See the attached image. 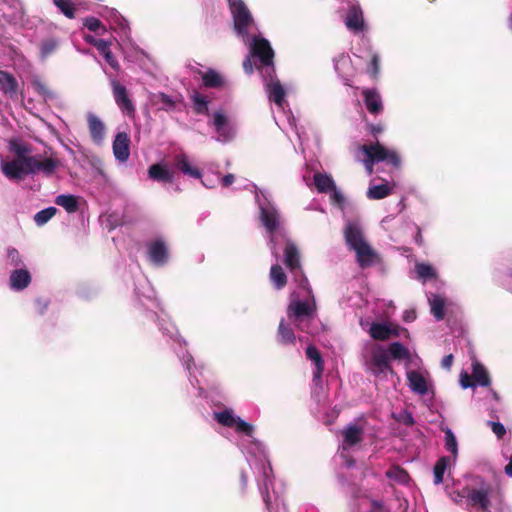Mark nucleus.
I'll return each mask as SVG.
<instances>
[{
  "instance_id": "nucleus-12",
  "label": "nucleus",
  "mask_w": 512,
  "mask_h": 512,
  "mask_svg": "<svg viewBox=\"0 0 512 512\" xmlns=\"http://www.w3.org/2000/svg\"><path fill=\"white\" fill-rule=\"evenodd\" d=\"M342 434H343L344 439H343V443L340 447V449H341L340 456L343 459H345L346 466L351 467L354 465V461L346 459L344 452L361 441L362 429L356 427L355 425L350 424L346 427V429L343 430Z\"/></svg>"
},
{
  "instance_id": "nucleus-27",
  "label": "nucleus",
  "mask_w": 512,
  "mask_h": 512,
  "mask_svg": "<svg viewBox=\"0 0 512 512\" xmlns=\"http://www.w3.org/2000/svg\"><path fill=\"white\" fill-rule=\"evenodd\" d=\"M90 44L96 47V49L99 51L101 55H103L106 62L111 66V68H113L116 71L120 69V65L110 49L109 42H107L104 39H100L90 41Z\"/></svg>"
},
{
  "instance_id": "nucleus-62",
  "label": "nucleus",
  "mask_w": 512,
  "mask_h": 512,
  "mask_svg": "<svg viewBox=\"0 0 512 512\" xmlns=\"http://www.w3.org/2000/svg\"><path fill=\"white\" fill-rule=\"evenodd\" d=\"M403 318L406 322H412L415 320L416 314L414 311H405Z\"/></svg>"
},
{
  "instance_id": "nucleus-64",
  "label": "nucleus",
  "mask_w": 512,
  "mask_h": 512,
  "mask_svg": "<svg viewBox=\"0 0 512 512\" xmlns=\"http://www.w3.org/2000/svg\"><path fill=\"white\" fill-rule=\"evenodd\" d=\"M203 185L207 188H212L215 185V181H209L208 178L202 181Z\"/></svg>"
},
{
  "instance_id": "nucleus-55",
  "label": "nucleus",
  "mask_w": 512,
  "mask_h": 512,
  "mask_svg": "<svg viewBox=\"0 0 512 512\" xmlns=\"http://www.w3.org/2000/svg\"><path fill=\"white\" fill-rule=\"evenodd\" d=\"M213 123L216 128H222L227 123L226 116L221 112H216L213 118Z\"/></svg>"
},
{
  "instance_id": "nucleus-5",
  "label": "nucleus",
  "mask_w": 512,
  "mask_h": 512,
  "mask_svg": "<svg viewBox=\"0 0 512 512\" xmlns=\"http://www.w3.org/2000/svg\"><path fill=\"white\" fill-rule=\"evenodd\" d=\"M250 55L259 61L257 69L261 71L262 75L268 74L271 76L275 73L274 51L267 39L255 37L251 45Z\"/></svg>"
},
{
  "instance_id": "nucleus-43",
  "label": "nucleus",
  "mask_w": 512,
  "mask_h": 512,
  "mask_svg": "<svg viewBox=\"0 0 512 512\" xmlns=\"http://www.w3.org/2000/svg\"><path fill=\"white\" fill-rule=\"evenodd\" d=\"M366 72L372 79H378L380 73V57L377 53L372 54Z\"/></svg>"
},
{
  "instance_id": "nucleus-51",
  "label": "nucleus",
  "mask_w": 512,
  "mask_h": 512,
  "mask_svg": "<svg viewBox=\"0 0 512 512\" xmlns=\"http://www.w3.org/2000/svg\"><path fill=\"white\" fill-rule=\"evenodd\" d=\"M7 261L9 265L14 267H18L22 263L19 252L14 248L7 250Z\"/></svg>"
},
{
  "instance_id": "nucleus-41",
  "label": "nucleus",
  "mask_w": 512,
  "mask_h": 512,
  "mask_svg": "<svg viewBox=\"0 0 512 512\" xmlns=\"http://www.w3.org/2000/svg\"><path fill=\"white\" fill-rule=\"evenodd\" d=\"M57 209L55 207H47L37 212L34 215V221L38 226H43L46 224L51 218L55 216Z\"/></svg>"
},
{
  "instance_id": "nucleus-47",
  "label": "nucleus",
  "mask_w": 512,
  "mask_h": 512,
  "mask_svg": "<svg viewBox=\"0 0 512 512\" xmlns=\"http://www.w3.org/2000/svg\"><path fill=\"white\" fill-rule=\"evenodd\" d=\"M447 467V458L442 457L438 460L434 467V483L440 484L443 481V475Z\"/></svg>"
},
{
  "instance_id": "nucleus-26",
  "label": "nucleus",
  "mask_w": 512,
  "mask_h": 512,
  "mask_svg": "<svg viewBox=\"0 0 512 512\" xmlns=\"http://www.w3.org/2000/svg\"><path fill=\"white\" fill-rule=\"evenodd\" d=\"M489 489H472L468 493V500L472 506L478 507L481 511H487L490 506Z\"/></svg>"
},
{
  "instance_id": "nucleus-40",
  "label": "nucleus",
  "mask_w": 512,
  "mask_h": 512,
  "mask_svg": "<svg viewBox=\"0 0 512 512\" xmlns=\"http://www.w3.org/2000/svg\"><path fill=\"white\" fill-rule=\"evenodd\" d=\"M53 3L67 18L76 17V8L71 0H53Z\"/></svg>"
},
{
  "instance_id": "nucleus-11",
  "label": "nucleus",
  "mask_w": 512,
  "mask_h": 512,
  "mask_svg": "<svg viewBox=\"0 0 512 512\" xmlns=\"http://www.w3.org/2000/svg\"><path fill=\"white\" fill-rule=\"evenodd\" d=\"M111 85L113 97L119 109L123 114L133 117L135 114V106L129 97L126 87L117 80H113Z\"/></svg>"
},
{
  "instance_id": "nucleus-3",
  "label": "nucleus",
  "mask_w": 512,
  "mask_h": 512,
  "mask_svg": "<svg viewBox=\"0 0 512 512\" xmlns=\"http://www.w3.org/2000/svg\"><path fill=\"white\" fill-rule=\"evenodd\" d=\"M356 158L364 164L368 174L373 173V167L378 163H385L395 169L401 165L398 153L380 144L378 140L362 144L356 152Z\"/></svg>"
},
{
  "instance_id": "nucleus-34",
  "label": "nucleus",
  "mask_w": 512,
  "mask_h": 512,
  "mask_svg": "<svg viewBox=\"0 0 512 512\" xmlns=\"http://www.w3.org/2000/svg\"><path fill=\"white\" fill-rule=\"evenodd\" d=\"M9 151L13 153L17 158L31 157V147L30 145L18 138L11 139L9 141Z\"/></svg>"
},
{
  "instance_id": "nucleus-4",
  "label": "nucleus",
  "mask_w": 512,
  "mask_h": 512,
  "mask_svg": "<svg viewBox=\"0 0 512 512\" xmlns=\"http://www.w3.org/2000/svg\"><path fill=\"white\" fill-rule=\"evenodd\" d=\"M344 238L349 249L355 252L357 262L361 267H369L375 263L376 252L365 239L358 221L352 220L346 223Z\"/></svg>"
},
{
  "instance_id": "nucleus-29",
  "label": "nucleus",
  "mask_w": 512,
  "mask_h": 512,
  "mask_svg": "<svg viewBox=\"0 0 512 512\" xmlns=\"http://www.w3.org/2000/svg\"><path fill=\"white\" fill-rule=\"evenodd\" d=\"M414 273V278L423 284L430 280L436 279L437 277L436 269L432 265L424 262H416Z\"/></svg>"
},
{
  "instance_id": "nucleus-37",
  "label": "nucleus",
  "mask_w": 512,
  "mask_h": 512,
  "mask_svg": "<svg viewBox=\"0 0 512 512\" xmlns=\"http://www.w3.org/2000/svg\"><path fill=\"white\" fill-rule=\"evenodd\" d=\"M270 280L277 289H281L286 285L287 278L282 267L274 264L270 269Z\"/></svg>"
},
{
  "instance_id": "nucleus-38",
  "label": "nucleus",
  "mask_w": 512,
  "mask_h": 512,
  "mask_svg": "<svg viewBox=\"0 0 512 512\" xmlns=\"http://www.w3.org/2000/svg\"><path fill=\"white\" fill-rule=\"evenodd\" d=\"M387 478L400 484H406L409 481L408 473L399 466H393L386 471Z\"/></svg>"
},
{
  "instance_id": "nucleus-13",
  "label": "nucleus",
  "mask_w": 512,
  "mask_h": 512,
  "mask_svg": "<svg viewBox=\"0 0 512 512\" xmlns=\"http://www.w3.org/2000/svg\"><path fill=\"white\" fill-rule=\"evenodd\" d=\"M266 90L269 100L278 106H282L285 101L286 92L280 81L276 78L275 73L271 76L263 74Z\"/></svg>"
},
{
  "instance_id": "nucleus-48",
  "label": "nucleus",
  "mask_w": 512,
  "mask_h": 512,
  "mask_svg": "<svg viewBox=\"0 0 512 512\" xmlns=\"http://www.w3.org/2000/svg\"><path fill=\"white\" fill-rule=\"evenodd\" d=\"M84 26L92 32H106V28L103 26L102 22L96 17H86L84 19Z\"/></svg>"
},
{
  "instance_id": "nucleus-15",
  "label": "nucleus",
  "mask_w": 512,
  "mask_h": 512,
  "mask_svg": "<svg viewBox=\"0 0 512 512\" xmlns=\"http://www.w3.org/2000/svg\"><path fill=\"white\" fill-rule=\"evenodd\" d=\"M389 357L391 356L396 360H405L407 368L418 367L421 364V359L417 355H412L410 351L401 343L393 342L387 349Z\"/></svg>"
},
{
  "instance_id": "nucleus-30",
  "label": "nucleus",
  "mask_w": 512,
  "mask_h": 512,
  "mask_svg": "<svg viewBox=\"0 0 512 512\" xmlns=\"http://www.w3.org/2000/svg\"><path fill=\"white\" fill-rule=\"evenodd\" d=\"M202 83L206 88H221L225 85V80L216 70L208 69L206 72L199 71Z\"/></svg>"
},
{
  "instance_id": "nucleus-14",
  "label": "nucleus",
  "mask_w": 512,
  "mask_h": 512,
  "mask_svg": "<svg viewBox=\"0 0 512 512\" xmlns=\"http://www.w3.org/2000/svg\"><path fill=\"white\" fill-rule=\"evenodd\" d=\"M147 254L153 264L157 266L164 265L168 259V249L165 241L162 238L150 241L147 244Z\"/></svg>"
},
{
  "instance_id": "nucleus-57",
  "label": "nucleus",
  "mask_w": 512,
  "mask_h": 512,
  "mask_svg": "<svg viewBox=\"0 0 512 512\" xmlns=\"http://www.w3.org/2000/svg\"><path fill=\"white\" fill-rule=\"evenodd\" d=\"M234 175L233 174H227L224 177L220 178V175L216 174V181H221L222 186L228 187L234 182Z\"/></svg>"
},
{
  "instance_id": "nucleus-32",
  "label": "nucleus",
  "mask_w": 512,
  "mask_h": 512,
  "mask_svg": "<svg viewBox=\"0 0 512 512\" xmlns=\"http://www.w3.org/2000/svg\"><path fill=\"white\" fill-rule=\"evenodd\" d=\"M393 190V186H391L388 183L384 184H377V185H370L366 196L368 199L371 200H380L383 199L391 194Z\"/></svg>"
},
{
  "instance_id": "nucleus-42",
  "label": "nucleus",
  "mask_w": 512,
  "mask_h": 512,
  "mask_svg": "<svg viewBox=\"0 0 512 512\" xmlns=\"http://www.w3.org/2000/svg\"><path fill=\"white\" fill-rule=\"evenodd\" d=\"M31 85L35 92L43 98H52L53 92L48 88L47 84L42 81L39 77H33Z\"/></svg>"
},
{
  "instance_id": "nucleus-17",
  "label": "nucleus",
  "mask_w": 512,
  "mask_h": 512,
  "mask_svg": "<svg viewBox=\"0 0 512 512\" xmlns=\"http://www.w3.org/2000/svg\"><path fill=\"white\" fill-rule=\"evenodd\" d=\"M113 153L119 162H126L130 155V137L124 131L117 133L113 141Z\"/></svg>"
},
{
  "instance_id": "nucleus-45",
  "label": "nucleus",
  "mask_w": 512,
  "mask_h": 512,
  "mask_svg": "<svg viewBox=\"0 0 512 512\" xmlns=\"http://www.w3.org/2000/svg\"><path fill=\"white\" fill-rule=\"evenodd\" d=\"M180 358H181L183 365L186 367L187 371L189 372L190 383L194 387L198 386L199 381H198V379L193 371V368H192V364L194 363L192 356L188 352H186L182 356H180Z\"/></svg>"
},
{
  "instance_id": "nucleus-25",
  "label": "nucleus",
  "mask_w": 512,
  "mask_h": 512,
  "mask_svg": "<svg viewBox=\"0 0 512 512\" xmlns=\"http://www.w3.org/2000/svg\"><path fill=\"white\" fill-rule=\"evenodd\" d=\"M135 293L142 304H144V301L147 300L151 302L153 307L157 308L159 306V303L155 297V292L147 279L142 278L139 281L135 288Z\"/></svg>"
},
{
  "instance_id": "nucleus-53",
  "label": "nucleus",
  "mask_w": 512,
  "mask_h": 512,
  "mask_svg": "<svg viewBox=\"0 0 512 512\" xmlns=\"http://www.w3.org/2000/svg\"><path fill=\"white\" fill-rule=\"evenodd\" d=\"M254 58L251 57V55L249 54L246 59L243 61V69L244 71L247 73V74H252L253 71H254V66L257 68V66H259V64H257L256 62H254Z\"/></svg>"
},
{
  "instance_id": "nucleus-8",
  "label": "nucleus",
  "mask_w": 512,
  "mask_h": 512,
  "mask_svg": "<svg viewBox=\"0 0 512 512\" xmlns=\"http://www.w3.org/2000/svg\"><path fill=\"white\" fill-rule=\"evenodd\" d=\"M34 157L17 158L13 160H4L1 158V169L3 174L12 180H20L25 175L32 174V164Z\"/></svg>"
},
{
  "instance_id": "nucleus-44",
  "label": "nucleus",
  "mask_w": 512,
  "mask_h": 512,
  "mask_svg": "<svg viewBox=\"0 0 512 512\" xmlns=\"http://www.w3.org/2000/svg\"><path fill=\"white\" fill-rule=\"evenodd\" d=\"M210 137L219 143L225 144L235 138V130H212Z\"/></svg>"
},
{
  "instance_id": "nucleus-35",
  "label": "nucleus",
  "mask_w": 512,
  "mask_h": 512,
  "mask_svg": "<svg viewBox=\"0 0 512 512\" xmlns=\"http://www.w3.org/2000/svg\"><path fill=\"white\" fill-rule=\"evenodd\" d=\"M55 203L63 207L68 213H74L78 210V199L72 194H61L55 198Z\"/></svg>"
},
{
  "instance_id": "nucleus-50",
  "label": "nucleus",
  "mask_w": 512,
  "mask_h": 512,
  "mask_svg": "<svg viewBox=\"0 0 512 512\" xmlns=\"http://www.w3.org/2000/svg\"><path fill=\"white\" fill-rule=\"evenodd\" d=\"M193 101L195 109L198 113H205L208 110V101L199 93H195L193 96Z\"/></svg>"
},
{
  "instance_id": "nucleus-49",
  "label": "nucleus",
  "mask_w": 512,
  "mask_h": 512,
  "mask_svg": "<svg viewBox=\"0 0 512 512\" xmlns=\"http://www.w3.org/2000/svg\"><path fill=\"white\" fill-rule=\"evenodd\" d=\"M160 329L162 330L164 335H167L169 338L174 339L178 343H184L185 341L178 337V332L175 328V326L171 323H168L167 326H164L162 323L160 324Z\"/></svg>"
},
{
  "instance_id": "nucleus-2",
  "label": "nucleus",
  "mask_w": 512,
  "mask_h": 512,
  "mask_svg": "<svg viewBox=\"0 0 512 512\" xmlns=\"http://www.w3.org/2000/svg\"><path fill=\"white\" fill-rule=\"evenodd\" d=\"M214 419L225 427L233 428L240 435L237 445L246 455L247 462L254 471L267 511L280 512V510H284L282 499L276 495L273 502L269 494V485L272 484V468L263 444L253 436V425L237 416L232 409L215 412Z\"/></svg>"
},
{
  "instance_id": "nucleus-24",
  "label": "nucleus",
  "mask_w": 512,
  "mask_h": 512,
  "mask_svg": "<svg viewBox=\"0 0 512 512\" xmlns=\"http://www.w3.org/2000/svg\"><path fill=\"white\" fill-rule=\"evenodd\" d=\"M60 165V162L55 158L40 159L34 156V163L32 174L42 173L45 176H51Z\"/></svg>"
},
{
  "instance_id": "nucleus-1",
  "label": "nucleus",
  "mask_w": 512,
  "mask_h": 512,
  "mask_svg": "<svg viewBox=\"0 0 512 512\" xmlns=\"http://www.w3.org/2000/svg\"><path fill=\"white\" fill-rule=\"evenodd\" d=\"M252 187L255 189V201L259 208L260 221L269 235L271 253L278 259L277 246L284 245V263L298 283V290L291 293L287 317L297 329L308 334H315L319 329L316 302L308 280L303 274L299 251L281 228V216L271 201L269 192L258 190L255 185Z\"/></svg>"
},
{
  "instance_id": "nucleus-56",
  "label": "nucleus",
  "mask_w": 512,
  "mask_h": 512,
  "mask_svg": "<svg viewBox=\"0 0 512 512\" xmlns=\"http://www.w3.org/2000/svg\"><path fill=\"white\" fill-rule=\"evenodd\" d=\"M330 191H331V195H330L331 200L338 205H342V203L344 202V197L341 194V192L339 190H337L335 186Z\"/></svg>"
},
{
  "instance_id": "nucleus-23",
  "label": "nucleus",
  "mask_w": 512,
  "mask_h": 512,
  "mask_svg": "<svg viewBox=\"0 0 512 512\" xmlns=\"http://www.w3.org/2000/svg\"><path fill=\"white\" fill-rule=\"evenodd\" d=\"M369 333L372 338L377 340H386L391 336L399 335L398 329L386 322L372 323L369 329Z\"/></svg>"
},
{
  "instance_id": "nucleus-33",
  "label": "nucleus",
  "mask_w": 512,
  "mask_h": 512,
  "mask_svg": "<svg viewBox=\"0 0 512 512\" xmlns=\"http://www.w3.org/2000/svg\"><path fill=\"white\" fill-rule=\"evenodd\" d=\"M428 302L430 305L431 314L435 317L436 320H441L444 318L445 311V301L442 297L435 294L427 295Z\"/></svg>"
},
{
  "instance_id": "nucleus-58",
  "label": "nucleus",
  "mask_w": 512,
  "mask_h": 512,
  "mask_svg": "<svg viewBox=\"0 0 512 512\" xmlns=\"http://www.w3.org/2000/svg\"><path fill=\"white\" fill-rule=\"evenodd\" d=\"M373 509L369 512H389V509L385 506V504L381 501H372Z\"/></svg>"
},
{
  "instance_id": "nucleus-46",
  "label": "nucleus",
  "mask_w": 512,
  "mask_h": 512,
  "mask_svg": "<svg viewBox=\"0 0 512 512\" xmlns=\"http://www.w3.org/2000/svg\"><path fill=\"white\" fill-rule=\"evenodd\" d=\"M40 48L42 58H47L58 48V41L54 38L46 39L42 41Z\"/></svg>"
},
{
  "instance_id": "nucleus-28",
  "label": "nucleus",
  "mask_w": 512,
  "mask_h": 512,
  "mask_svg": "<svg viewBox=\"0 0 512 512\" xmlns=\"http://www.w3.org/2000/svg\"><path fill=\"white\" fill-rule=\"evenodd\" d=\"M30 282L31 275L26 269H16L10 275V286L13 290H23Z\"/></svg>"
},
{
  "instance_id": "nucleus-7",
  "label": "nucleus",
  "mask_w": 512,
  "mask_h": 512,
  "mask_svg": "<svg viewBox=\"0 0 512 512\" xmlns=\"http://www.w3.org/2000/svg\"><path fill=\"white\" fill-rule=\"evenodd\" d=\"M34 157L17 158L13 160H4L1 158V169L3 174L12 180H20L25 175L32 174V164Z\"/></svg>"
},
{
  "instance_id": "nucleus-52",
  "label": "nucleus",
  "mask_w": 512,
  "mask_h": 512,
  "mask_svg": "<svg viewBox=\"0 0 512 512\" xmlns=\"http://www.w3.org/2000/svg\"><path fill=\"white\" fill-rule=\"evenodd\" d=\"M488 425L491 427L493 433L496 435L498 439H503L506 434V428L500 422L490 421Z\"/></svg>"
},
{
  "instance_id": "nucleus-10",
  "label": "nucleus",
  "mask_w": 512,
  "mask_h": 512,
  "mask_svg": "<svg viewBox=\"0 0 512 512\" xmlns=\"http://www.w3.org/2000/svg\"><path fill=\"white\" fill-rule=\"evenodd\" d=\"M408 368L406 373L408 386L412 392L418 395H425L429 392L431 383L429 373L420 367H414L415 369Z\"/></svg>"
},
{
  "instance_id": "nucleus-18",
  "label": "nucleus",
  "mask_w": 512,
  "mask_h": 512,
  "mask_svg": "<svg viewBox=\"0 0 512 512\" xmlns=\"http://www.w3.org/2000/svg\"><path fill=\"white\" fill-rule=\"evenodd\" d=\"M148 175L151 179L163 183H172L175 179V171L167 163L151 165Z\"/></svg>"
},
{
  "instance_id": "nucleus-39",
  "label": "nucleus",
  "mask_w": 512,
  "mask_h": 512,
  "mask_svg": "<svg viewBox=\"0 0 512 512\" xmlns=\"http://www.w3.org/2000/svg\"><path fill=\"white\" fill-rule=\"evenodd\" d=\"M278 336L279 341L283 344H290L295 340L293 330L285 323L284 319H282L279 323Z\"/></svg>"
},
{
  "instance_id": "nucleus-63",
  "label": "nucleus",
  "mask_w": 512,
  "mask_h": 512,
  "mask_svg": "<svg viewBox=\"0 0 512 512\" xmlns=\"http://www.w3.org/2000/svg\"><path fill=\"white\" fill-rule=\"evenodd\" d=\"M505 473L512 478V457L510 458L509 463L505 466Z\"/></svg>"
},
{
  "instance_id": "nucleus-36",
  "label": "nucleus",
  "mask_w": 512,
  "mask_h": 512,
  "mask_svg": "<svg viewBox=\"0 0 512 512\" xmlns=\"http://www.w3.org/2000/svg\"><path fill=\"white\" fill-rule=\"evenodd\" d=\"M314 185L318 192L326 193L329 192L332 188H334L335 183L333 179L327 174L316 173L314 175Z\"/></svg>"
},
{
  "instance_id": "nucleus-59",
  "label": "nucleus",
  "mask_w": 512,
  "mask_h": 512,
  "mask_svg": "<svg viewBox=\"0 0 512 512\" xmlns=\"http://www.w3.org/2000/svg\"><path fill=\"white\" fill-rule=\"evenodd\" d=\"M158 99L166 107H173L175 104L174 100L164 93H159Z\"/></svg>"
},
{
  "instance_id": "nucleus-54",
  "label": "nucleus",
  "mask_w": 512,
  "mask_h": 512,
  "mask_svg": "<svg viewBox=\"0 0 512 512\" xmlns=\"http://www.w3.org/2000/svg\"><path fill=\"white\" fill-rule=\"evenodd\" d=\"M87 121H88L89 128H103V123L93 113H89L87 115Z\"/></svg>"
},
{
  "instance_id": "nucleus-31",
  "label": "nucleus",
  "mask_w": 512,
  "mask_h": 512,
  "mask_svg": "<svg viewBox=\"0 0 512 512\" xmlns=\"http://www.w3.org/2000/svg\"><path fill=\"white\" fill-rule=\"evenodd\" d=\"M474 385H480L488 387L491 384L490 375L485 366L479 362L473 363V369L471 374Z\"/></svg>"
},
{
  "instance_id": "nucleus-21",
  "label": "nucleus",
  "mask_w": 512,
  "mask_h": 512,
  "mask_svg": "<svg viewBox=\"0 0 512 512\" xmlns=\"http://www.w3.org/2000/svg\"><path fill=\"white\" fill-rule=\"evenodd\" d=\"M345 24L349 30L359 32L364 28L363 12L359 5L349 7Z\"/></svg>"
},
{
  "instance_id": "nucleus-16",
  "label": "nucleus",
  "mask_w": 512,
  "mask_h": 512,
  "mask_svg": "<svg viewBox=\"0 0 512 512\" xmlns=\"http://www.w3.org/2000/svg\"><path fill=\"white\" fill-rule=\"evenodd\" d=\"M173 165L178 171L188 177L194 179H200L202 177L201 170L196 167L193 161L184 153H178L174 156Z\"/></svg>"
},
{
  "instance_id": "nucleus-6",
  "label": "nucleus",
  "mask_w": 512,
  "mask_h": 512,
  "mask_svg": "<svg viewBox=\"0 0 512 512\" xmlns=\"http://www.w3.org/2000/svg\"><path fill=\"white\" fill-rule=\"evenodd\" d=\"M368 370L378 379L387 378L392 373L389 353L382 345H375L370 350V357L367 360Z\"/></svg>"
},
{
  "instance_id": "nucleus-61",
  "label": "nucleus",
  "mask_w": 512,
  "mask_h": 512,
  "mask_svg": "<svg viewBox=\"0 0 512 512\" xmlns=\"http://www.w3.org/2000/svg\"><path fill=\"white\" fill-rule=\"evenodd\" d=\"M471 379L472 377L468 375V373H462L461 374V379H460V382H461V385L463 388H468V387H472L474 386V383L471 382Z\"/></svg>"
},
{
  "instance_id": "nucleus-22",
  "label": "nucleus",
  "mask_w": 512,
  "mask_h": 512,
  "mask_svg": "<svg viewBox=\"0 0 512 512\" xmlns=\"http://www.w3.org/2000/svg\"><path fill=\"white\" fill-rule=\"evenodd\" d=\"M364 104L371 114H378L383 109L382 99L376 89H364L362 91Z\"/></svg>"
},
{
  "instance_id": "nucleus-60",
  "label": "nucleus",
  "mask_w": 512,
  "mask_h": 512,
  "mask_svg": "<svg viewBox=\"0 0 512 512\" xmlns=\"http://www.w3.org/2000/svg\"><path fill=\"white\" fill-rule=\"evenodd\" d=\"M450 453L453 454V457H457L458 453V447H457V440L455 435L450 431Z\"/></svg>"
},
{
  "instance_id": "nucleus-20",
  "label": "nucleus",
  "mask_w": 512,
  "mask_h": 512,
  "mask_svg": "<svg viewBox=\"0 0 512 512\" xmlns=\"http://www.w3.org/2000/svg\"><path fill=\"white\" fill-rule=\"evenodd\" d=\"M0 91L13 99L18 94V82L13 74L0 69Z\"/></svg>"
},
{
  "instance_id": "nucleus-9",
  "label": "nucleus",
  "mask_w": 512,
  "mask_h": 512,
  "mask_svg": "<svg viewBox=\"0 0 512 512\" xmlns=\"http://www.w3.org/2000/svg\"><path fill=\"white\" fill-rule=\"evenodd\" d=\"M234 21V29L240 36L248 33V27L252 23V16L242 0H228Z\"/></svg>"
},
{
  "instance_id": "nucleus-19",
  "label": "nucleus",
  "mask_w": 512,
  "mask_h": 512,
  "mask_svg": "<svg viewBox=\"0 0 512 512\" xmlns=\"http://www.w3.org/2000/svg\"><path fill=\"white\" fill-rule=\"evenodd\" d=\"M306 356L315 366L313 371V383L315 386H319L321 384V376L324 370L323 359L318 350L312 345L307 347Z\"/></svg>"
}]
</instances>
